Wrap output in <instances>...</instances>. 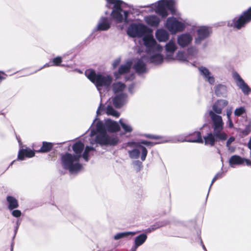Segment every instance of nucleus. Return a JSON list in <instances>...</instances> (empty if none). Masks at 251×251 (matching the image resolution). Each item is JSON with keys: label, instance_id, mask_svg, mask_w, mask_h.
I'll list each match as a JSON object with an SVG mask.
<instances>
[{"label": "nucleus", "instance_id": "1", "mask_svg": "<svg viewBox=\"0 0 251 251\" xmlns=\"http://www.w3.org/2000/svg\"><path fill=\"white\" fill-rule=\"evenodd\" d=\"M143 40L148 51L154 52V54L150 56V62L155 65L162 63L164 58L160 52L163 49L162 47L157 44L155 39L151 36H145Z\"/></svg>", "mask_w": 251, "mask_h": 251}, {"label": "nucleus", "instance_id": "2", "mask_svg": "<svg viewBox=\"0 0 251 251\" xmlns=\"http://www.w3.org/2000/svg\"><path fill=\"white\" fill-rule=\"evenodd\" d=\"M97 121V119L96 118L92 124V126H94L95 123L96 122V129L99 132L96 137V142L101 145L115 146L117 145L119 141L118 138L116 136L108 135L105 131V125H104L101 121Z\"/></svg>", "mask_w": 251, "mask_h": 251}, {"label": "nucleus", "instance_id": "3", "mask_svg": "<svg viewBox=\"0 0 251 251\" xmlns=\"http://www.w3.org/2000/svg\"><path fill=\"white\" fill-rule=\"evenodd\" d=\"M106 6L112 10L111 16L118 23H122L127 20L128 11L124 10V5L126 3L121 0H105Z\"/></svg>", "mask_w": 251, "mask_h": 251}, {"label": "nucleus", "instance_id": "4", "mask_svg": "<svg viewBox=\"0 0 251 251\" xmlns=\"http://www.w3.org/2000/svg\"><path fill=\"white\" fill-rule=\"evenodd\" d=\"M79 155L66 153L61 156V164L63 169L71 174L76 173L81 170L82 165L79 162Z\"/></svg>", "mask_w": 251, "mask_h": 251}, {"label": "nucleus", "instance_id": "5", "mask_svg": "<svg viewBox=\"0 0 251 251\" xmlns=\"http://www.w3.org/2000/svg\"><path fill=\"white\" fill-rule=\"evenodd\" d=\"M85 75L95 85L100 92L102 87H108L112 81V78L110 75L96 74L94 70L86 71Z\"/></svg>", "mask_w": 251, "mask_h": 251}, {"label": "nucleus", "instance_id": "6", "mask_svg": "<svg viewBox=\"0 0 251 251\" xmlns=\"http://www.w3.org/2000/svg\"><path fill=\"white\" fill-rule=\"evenodd\" d=\"M197 135V139L188 140L189 142L203 143L204 142L205 145L213 146L215 142L218 141H225L227 138V136H224L223 138L216 136L215 131L213 133L210 132L207 133L205 136H204L203 138L201 137V133L200 131L195 132Z\"/></svg>", "mask_w": 251, "mask_h": 251}, {"label": "nucleus", "instance_id": "7", "mask_svg": "<svg viewBox=\"0 0 251 251\" xmlns=\"http://www.w3.org/2000/svg\"><path fill=\"white\" fill-rule=\"evenodd\" d=\"M251 22V6L239 16L228 22L227 25L237 29H240Z\"/></svg>", "mask_w": 251, "mask_h": 251}, {"label": "nucleus", "instance_id": "8", "mask_svg": "<svg viewBox=\"0 0 251 251\" xmlns=\"http://www.w3.org/2000/svg\"><path fill=\"white\" fill-rule=\"evenodd\" d=\"M209 114L212 121V128L215 135L221 138H223L224 136H227L223 131L224 123L222 117L211 110L209 111Z\"/></svg>", "mask_w": 251, "mask_h": 251}, {"label": "nucleus", "instance_id": "9", "mask_svg": "<svg viewBox=\"0 0 251 251\" xmlns=\"http://www.w3.org/2000/svg\"><path fill=\"white\" fill-rule=\"evenodd\" d=\"M174 2L171 0H160L157 3L151 4V8L163 17L168 15L167 10L172 11Z\"/></svg>", "mask_w": 251, "mask_h": 251}, {"label": "nucleus", "instance_id": "10", "mask_svg": "<svg viewBox=\"0 0 251 251\" xmlns=\"http://www.w3.org/2000/svg\"><path fill=\"white\" fill-rule=\"evenodd\" d=\"M84 148V145L81 142H77L73 146V150L75 153L74 155H79L80 159L82 157L83 159L87 162L89 160V153L92 151H95V149L93 147L87 146L85 147L83 153L82 154Z\"/></svg>", "mask_w": 251, "mask_h": 251}, {"label": "nucleus", "instance_id": "11", "mask_svg": "<svg viewBox=\"0 0 251 251\" xmlns=\"http://www.w3.org/2000/svg\"><path fill=\"white\" fill-rule=\"evenodd\" d=\"M165 26L172 34L183 31L185 28V24L172 17L167 19Z\"/></svg>", "mask_w": 251, "mask_h": 251}, {"label": "nucleus", "instance_id": "12", "mask_svg": "<svg viewBox=\"0 0 251 251\" xmlns=\"http://www.w3.org/2000/svg\"><path fill=\"white\" fill-rule=\"evenodd\" d=\"M147 26L141 24H132L127 28V34L131 37H141L147 32Z\"/></svg>", "mask_w": 251, "mask_h": 251}, {"label": "nucleus", "instance_id": "13", "mask_svg": "<svg viewBox=\"0 0 251 251\" xmlns=\"http://www.w3.org/2000/svg\"><path fill=\"white\" fill-rule=\"evenodd\" d=\"M128 153L129 157L131 159H138L140 156V153H141V159L142 161H144L146 158L148 151L145 147L139 144L135 148L131 150H129Z\"/></svg>", "mask_w": 251, "mask_h": 251}, {"label": "nucleus", "instance_id": "14", "mask_svg": "<svg viewBox=\"0 0 251 251\" xmlns=\"http://www.w3.org/2000/svg\"><path fill=\"white\" fill-rule=\"evenodd\" d=\"M211 33L210 28L202 26L199 27L197 30V37L195 38V43L197 45H200L201 42L208 38Z\"/></svg>", "mask_w": 251, "mask_h": 251}, {"label": "nucleus", "instance_id": "15", "mask_svg": "<svg viewBox=\"0 0 251 251\" xmlns=\"http://www.w3.org/2000/svg\"><path fill=\"white\" fill-rule=\"evenodd\" d=\"M232 77L235 80L237 86L241 90L244 95H248L249 93L251 92V89L250 87L242 78L238 73H233Z\"/></svg>", "mask_w": 251, "mask_h": 251}, {"label": "nucleus", "instance_id": "16", "mask_svg": "<svg viewBox=\"0 0 251 251\" xmlns=\"http://www.w3.org/2000/svg\"><path fill=\"white\" fill-rule=\"evenodd\" d=\"M148 60L147 56H142L134 64L133 68L139 75L145 74L147 72L146 63Z\"/></svg>", "mask_w": 251, "mask_h": 251}, {"label": "nucleus", "instance_id": "17", "mask_svg": "<svg viewBox=\"0 0 251 251\" xmlns=\"http://www.w3.org/2000/svg\"><path fill=\"white\" fill-rule=\"evenodd\" d=\"M177 49V46L175 42L173 41H170L166 44L165 50L166 55L165 59L168 61L174 60L175 59L174 53Z\"/></svg>", "mask_w": 251, "mask_h": 251}, {"label": "nucleus", "instance_id": "18", "mask_svg": "<svg viewBox=\"0 0 251 251\" xmlns=\"http://www.w3.org/2000/svg\"><path fill=\"white\" fill-rule=\"evenodd\" d=\"M193 37L188 33H183L177 37V42L179 46L184 48L188 46L192 41Z\"/></svg>", "mask_w": 251, "mask_h": 251}, {"label": "nucleus", "instance_id": "19", "mask_svg": "<svg viewBox=\"0 0 251 251\" xmlns=\"http://www.w3.org/2000/svg\"><path fill=\"white\" fill-rule=\"evenodd\" d=\"M127 101V95L125 93H122L116 96L113 99V103L117 108H121Z\"/></svg>", "mask_w": 251, "mask_h": 251}, {"label": "nucleus", "instance_id": "20", "mask_svg": "<svg viewBox=\"0 0 251 251\" xmlns=\"http://www.w3.org/2000/svg\"><path fill=\"white\" fill-rule=\"evenodd\" d=\"M228 102L226 100H219L216 101L212 106V111L215 114H220L222 110L227 105Z\"/></svg>", "mask_w": 251, "mask_h": 251}, {"label": "nucleus", "instance_id": "21", "mask_svg": "<svg viewBox=\"0 0 251 251\" xmlns=\"http://www.w3.org/2000/svg\"><path fill=\"white\" fill-rule=\"evenodd\" d=\"M105 126L107 130L111 132H116L120 129L118 123L111 119H107L105 121Z\"/></svg>", "mask_w": 251, "mask_h": 251}, {"label": "nucleus", "instance_id": "22", "mask_svg": "<svg viewBox=\"0 0 251 251\" xmlns=\"http://www.w3.org/2000/svg\"><path fill=\"white\" fill-rule=\"evenodd\" d=\"M110 23L107 18L101 17L99 21L96 30L100 31L107 30L110 28Z\"/></svg>", "mask_w": 251, "mask_h": 251}, {"label": "nucleus", "instance_id": "23", "mask_svg": "<svg viewBox=\"0 0 251 251\" xmlns=\"http://www.w3.org/2000/svg\"><path fill=\"white\" fill-rule=\"evenodd\" d=\"M34 155V152L32 150L26 148L20 150L18 158L19 160H23L25 156L30 158L33 157Z\"/></svg>", "mask_w": 251, "mask_h": 251}, {"label": "nucleus", "instance_id": "24", "mask_svg": "<svg viewBox=\"0 0 251 251\" xmlns=\"http://www.w3.org/2000/svg\"><path fill=\"white\" fill-rule=\"evenodd\" d=\"M215 93L218 97H226L227 95V90L226 86L223 84H218L214 87Z\"/></svg>", "mask_w": 251, "mask_h": 251}, {"label": "nucleus", "instance_id": "25", "mask_svg": "<svg viewBox=\"0 0 251 251\" xmlns=\"http://www.w3.org/2000/svg\"><path fill=\"white\" fill-rule=\"evenodd\" d=\"M156 39L160 42H165L169 37L168 31L164 29H158L155 32Z\"/></svg>", "mask_w": 251, "mask_h": 251}, {"label": "nucleus", "instance_id": "26", "mask_svg": "<svg viewBox=\"0 0 251 251\" xmlns=\"http://www.w3.org/2000/svg\"><path fill=\"white\" fill-rule=\"evenodd\" d=\"M146 23L151 26H157L160 23L159 18L155 15H150L145 17Z\"/></svg>", "mask_w": 251, "mask_h": 251}, {"label": "nucleus", "instance_id": "27", "mask_svg": "<svg viewBox=\"0 0 251 251\" xmlns=\"http://www.w3.org/2000/svg\"><path fill=\"white\" fill-rule=\"evenodd\" d=\"M6 201L8 203V208L10 210H13L19 206L18 201L12 196H7Z\"/></svg>", "mask_w": 251, "mask_h": 251}, {"label": "nucleus", "instance_id": "28", "mask_svg": "<svg viewBox=\"0 0 251 251\" xmlns=\"http://www.w3.org/2000/svg\"><path fill=\"white\" fill-rule=\"evenodd\" d=\"M245 158H242L239 155H232L229 160V164L232 167L233 165H240L244 162Z\"/></svg>", "mask_w": 251, "mask_h": 251}, {"label": "nucleus", "instance_id": "29", "mask_svg": "<svg viewBox=\"0 0 251 251\" xmlns=\"http://www.w3.org/2000/svg\"><path fill=\"white\" fill-rule=\"evenodd\" d=\"M147 239V235L146 234H141L134 238V245L139 247L145 242Z\"/></svg>", "mask_w": 251, "mask_h": 251}, {"label": "nucleus", "instance_id": "30", "mask_svg": "<svg viewBox=\"0 0 251 251\" xmlns=\"http://www.w3.org/2000/svg\"><path fill=\"white\" fill-rule=\"evenodd\" d=\"M132 63L131 62H127L125 64L122 65L118 70V73L119 75L124 74L128 72L131 68Z\"/></svg>", "mask_w": 251, "mask_h": 251}, {"label": "nucleus", "instance_id": "31", "mask_svg": "<svg viewBox=\"0 0 251 251\" xmlns=\"http://www.w3.org/2000/svg\"><path fill=\"white\" fill-rule=\"evenodd\" d=\"M126 87V85L121 82H117L112 85L113 91L115 93L123 91Z\"/></svg>", "mask_w": 251, "mask_h": 251}, {"label": "nucleus", "instance_id": "32", "mask_svg": "<svg viewBox=\"0 0 251 251\" xmlns=\"http://www.w3.org/2000/svg\"><path fill=\"white\" fill-rule=\"evenodd\" d=\"M135 232L128 231V232H120L115 234L114 236V239L116 240H118L119 239L125 238L127 237L129 235H135Z\"/></svg>", "mask_w": 251, "mask_h": 251}, {"label": "nucleus", "instance_id": "33", "mask_svg": "<svg viewBox=\"0 0 251 251\" xmlns=\"http://www.w3.org/2000/svg\"><path fill=\"white\" fill-rule=\"evenodd\" d=\"M106 113L108 115H111L115 117H118L120 116V113L115 110L111 106L108 105L106 108Z\"/></svg>", "mask_w": 251, "mask_h": 251}, {"label": "nucleus", "instance_id": "34", "mask_svg": "<svg viewBox=\"0 0 251 251\" xmlns=\"http://www.w3.org/2000/svg\"><path fill=\"white\" fill-rule=\"evenodd\" d=\"M53 147L52 143L47 142H43V145L40 150V151L42 152H47L51 150Z\"/></svg>", "mask_w": 251, "mask_h": 251}, {"label": "nucleus", "instance_id": "35", "mask_svg": "<svg viewBox=\"0 0 251 251\" xmlns=\"http://www.w3.org/2000/svg\"><path fill=\"white\" fill-rule=\"evenodd\" d=\"M246 112V109L244 106H240L239 107L236 108L234 111V114L236 117L242 116L243 115L245 114Z\"/></svg>", "mask_w": 251, "mask_h": 251}, {"label": "nucleus", "instance_id": "36", "mask_svg": "<svg viewBox=\"0 0 251 251\" xmlns=\"http://www.w3.org/2000/svg\"><path fill=\"white\" fill-rule=\"evenodd\" d=\"M119 123H120L122 127L123 128V129L124 130V131L126 132H132V128L130 125L124 123L122 119L120 120Z\"/></svg>", "mask_w": 251, "mask_h": 251}, {"label": "nucleus", "instance_id": "37", "mask_svg": "<svg viewBox=\"0 0 251 251\" xmlns=\"http://www.w3.org/2000/svg\"><path fill=\"white\" fill-rule=\"evenodd\" d=\"M176 59L181 61H187V57L184 52L178 51L176 56Z\"/></svg>", "mask_w": 251, "mask_h": 251}, {"label": "nucleus", "instance_id": "38", "mask_svg": "<svg viewBox=\"0 0 251 251\" xmlns=\"http://www.w3.org/2000/svg\"><path fill=\"white\" fill-rule=\"evenodd\" d=\"M199 70L200 71L201 75H202L203 77H204L207 75H209L210 71L207 68H206L205 67H200L199 68Z\"/></svg>", "mask_w": 251, "mask_h": 251}, {"label": "nucleus", "instance_id": "39", "mask_svg": "<svg viewBox=\"0 0 251 251\" xmlns=\"http://www.w3.org/2000/svg\"><path fill=\"white\" fill-rule=\"evenodd\" d=\"M134 169L136 172H139L143 167L142 163L139 160H135L132 162Z\"/></svg>", "mask_w": 251, "mask_h": 251}, {"label": "nucleus", "instance_id": "40", "mask_svg": "<svg viewBox=\"0 0 251 251\" xmlns=\"http://www.w3.org/2000/svg\"><path fill=\"white\" fill-rule=\"evenodd\" d=\"M205 81L208 82V83L211 85L214 84L215 82V78L212 75L211 73H209V75H207L204 77Z\"/></svg>", "mask_w": 251, "mask_h": 251}, {"label": "nucleus", "instance_id": "41", "mask_svg": "<svg viewBox=\"0 0 251 251\" xmlns=\"http://www.w3.org/2000/svg\"><path fill=\"white\" fill-rule=\"evenodd\" d=\"M251 131V126L250 125H248L246 126L244 129L241 130V133L244 136L248 135Z\"/></svg>", "mask_w": 251, "mask_h": 251}, {"label": "nucleus", "instance_id": "42", "mask_svg": "<svg viewBox=\"0 0 251 251\" xmlns=\"http://www.w3.org/2000/svg\"><path fill=\"white\" fill-rule=\"evenodd\" d=\"M62 62V58L60 56H57L52 59V65L53 66H59Z\"/></svg>", "mask_w": 251, "mask_h": 251}, {"label": "nucleus", "instance_id": "43", "mask_svg": "<svg viewBox=\"0 0 251 251\" xmlns=\"http://www.w3.org/2000/svg\"><path fill=\"white\" fill-rule=\"evenodd\" d=\"M222 175H223V172H219L214 176V177H213V178L211 181V183L210 184V187L209 188V191H210L211 187L212 184H213V183L214 182V181H216L217 179H218L219 178H221L222 177Z\"/></svg>", "mask_w": 251, "mask_h": 251}, {"label": "nucleus", "instance_id": "44", "mask_svg": "<svg viewBox=\"0 0 251 251\" xmlns=\"http://www.w3.org/2000/svg\"><path fill=\"white\" fill-rule=\"evenodd\" d=\"M12 215L16 218H18L21 216L22 212L19 210H13L12 212Z\"/></svg>", "mask_w": 251, "mask_h": 251}, {"label": "nucleus", "instance_id": "45", "mask_svg": "<svg viewBox=\"0 0 251 251\" xmlns=\"http://www.w3.org/2000/svg\"><path fill=\"white\" fill-rule=\"evenodd\" d=\"M235 140V138L233 136H231L228 138L226 143V147H228L229 146H230L231 144Z\"/></svg>", "mask_w": 251, "mask_h": 251}, {"label": "nucleus", "instance_id": "46", "mask_svg": "<svg viewBox=\"0 0 251 251\" xmlns=\"http://www.w3.org/2000/svg\"><path fill=\"white\" fill-rule=\"evenodd\" d=\"M188 52L189 54L193 55L197 53V49L195 47H191L188 48Z\"/></svg>", "mask_w": 251, "mask_h": 251}, {"label": "nucleus", "instance_id": "47", "mask_svg": "<svg viewBox=\"0 0 251 251\" xmlns=\"http://www.w3.org/2000/svg\"><path fill=\"white\" fill-rule=\"evenodd\" d=\"M104 108V105H103V104L100 103V106H99L97 110V114L98 115H100V111H102V110H103Z\"/></svg>", "mask_w": 251, "mask_h": 251}, {"label": "nucleus", "instance_id": "48", "mask_svg": "<svg viewBox=\"0 0 251 251\" xmlns=\"http://www.w3.org/2000/svg\"><path fill=\"white\" fill-rule=\"evenodd\" d=\"M120 63V59H117L114 61L112 64L113 68H116Z\"/></svg>", "mask_w": 251, "mask_h": 251}, {"label": "nucleus", "instance_id": "49", "mask_svg": "<svg viewBox=\"0 0 251 251\" xmlns=\"http://www.w3.org/2000/svg\"><path fill=\"white\" fill-rule=\"evenodd\" d=\"M141 143L142 144H144L145 145H146V146H152L155 144V143H153L152 142L147 141H141Z\"/></svg>", "mask_w": 251, "mask_h": 251}, {"label": "nucleus", "instance_id": "50", "mask_svg": "<svg viewBox=\"0 0 251 251\" xmlns=\"http://www.w3.org/2000/svg\"><path fill=\"white\" fill-rule=\"evenodd\" d=\"M20 222L19 220H17V221L16 222V226L15 227L14 237L15 236V235L17 233V232L18 228L20 226Z\"/></svg>", "mask_w": 251, "mask_h": 251}, {"label": "nucleus", "instance_id": "51", "mask_svg": "<svg viewBox=\"0 0 251 251\" xmlns=\"http://www.w3.org/2000/svg\"><path fill=\"white\" fill-rule=\"evenodd\" d=\"M5 76L6 75L3 72L0 71V84L5 78Z\"/></svg>", "mask_w": 251, "mask_h": 251}, {"label": "nucleus", "instance_id": "52", "mask_svg": "<svg viewBox=\"0 0 251 251\" xmlns=\"http://www.w3.org/2000/svg\"><path fill=\"white\" fill-rule=\"evenodd\" d=\"M147 137L151 138V139H160V137L156 135H151V134H148L146 136Z\"/></svg>", "mask_w": 251, "mask_h": 251}, {"label": "nucleus", "instance_id": "53", "mask_svg": "<svg viewBox=\"0 0 251 251\" xmlns=\"http://www.w3.org/2000/svg\"><path fill=\"white\" fill-rule=\"evenodd\" d=\"M134 75L133 74H132L130 75L129 76H126L125 77V79L126 81H128V80H132L134 79Z\"/></svg>", "mask_w": 251, "mask_h": 251}, {"label": "nucleus", "instance_id": "54", "mask_svg": "<svg viewBox=\"0 0 251 251\" xmlns=\"http://www.w3.org/2000/svg\"><path fill=\"white\" fill-rule=\"evenodd\" d=\"M231 114H232L231 110V109H227L226 112V115L227 119H231L230 116H231Z\"/></svg>", "mask_w": 251, "mask_h": 251}, {"label": "nucleus", "instance_id": "55", "mask_svg": "<svg viewBox=\"0 0 251 251\" xmlns=\"http://www.w3.org/2000/svg\"><path fill=\"white\" fill-rule=\"evenodd\" d=\"M227 123H228V126L230 128H232L233 127V124L231 119H227Z\"/></svg>", "mask_w": 251, "mask_h": 251}, {"label": "nucleus", "instance_id": "56", "mask_svg": "<svg viewBox=\"0 0 251 251\" xmlns=\"http://www.w3.org/2000/svg\"><path fill=\"white\" fill-rule=\"evenodd\" d=\"M228 151L230 152H233L235 151V148L231 147V146H229L228 147H226Z\"/></svg>", "mask_w": 251, "mask_h": 251}, {"label": "nucleus", "instance_id": "57", "mask_svg": "<svg viewBox=\"0 0 251 251\" xmlns=\"http://www.w3.org/2000/svg\"><path fill=\"white\" fill-rule=\"evenodd\" d=\"M134 88V85L133 84H130L129 86H128V89H129V91L132 94L133 93V91H132V89Z\"/></svg>", "mask_w": 251, "mask_h": 251}, {"label": "nucleus", "instance_id": "58", "mask_svg": "<svg viewBox=\"0 0 251 251\" xmlns=\"http://www.w3.org/2000/svg\"><path fill=\"white\" fill-rule=\"evenodd\" d=\"M53 66V65H52V64H50V63H46L42 67H41L40 69H39L38 70H41V69L44 68H46V67H49L50 66Z\"/></svg>", "mask_w": 251, "mask_h": 251}, {"label": "nucleus", "instance_id": "59", "mask_svg": "<svg viewBox=\"0 0 251 251\" xmlns=\"http://www.w3.org/2000/svg\"><path fill=\"white\" fill-rule=\"evenodd\" d=\"M244 162H246L247 165L251 166V160L245 158Z\"/></svg>", "mask_w": 251, "mask_h": 251}, {"label": "nucleus", "instance_id": "60", "mask_svg": "<svg viewBox=\"0 0 251 251\" xmlns=\"http://www.w3.org/2000/svg\"><path fill=\"white\" fill-rule=\"evenodd\" d=\"M138 248V247L134 245L133 246L131 249V251H136V250Z\"/></svg>", "mask_w": 251, "mask_h": 251}, {"label": "nucleus", "instance_id": "61", "mask_svg": "<svg viewBox=\"0 0 251 251\" xmlns=\"http://www.w3.org/2000/svg\"><path fill=\"white\" fill-rule=\"evenodd\" d=\"M158 227H159V226L155 227H151V228H149V231L151 232V231H152V230H155L156 229H157Z\"/></svg>", "mask_w": 251, "mask_h": 251}, {"label": "nucleus", "instance_id": "62", "mask_svg": "<svg viewBox=\"0 0 251 251\" xmlns=\"http://www.w3.org/2000/svg\"><path fill=\"white\" fill-rule=\"evenodd\" d=\"M201 244L202 245V248L203 249V250L205 251H207L206 249L205 248L204 245L203 244L202 241H201Z\"/></svg>", "mask_w": 251, "mask_h": 251}, {"label": "nucleus", "instance_id": "63", "mask_svg": "<svg viewBox=\"0 0 251 251\" xmlns=\"http://www.w3.org/2000/svg\"><path fill=\"white\" fill-rule=\"evenodd\" d=\"M91 136H93L95 134V132H94V131H93L92 129L91 130Z\"/></svg>", "mask_w": 251, "mask_h": 251}, {"label": "nucleus", "instance_id": "64", "mask_svg": "<svg viewBox=\"0 0 251 251\" xmlns=\"http://www.w3.org/2000/svg\"><path fill=\"white\" fill-rule=\"evenodd\" d=\"M115 75L116 78H119L118 75L116 73H115Z\"/></svg>", "mask_w": 251, "mask_h": 251}]
</instances>
